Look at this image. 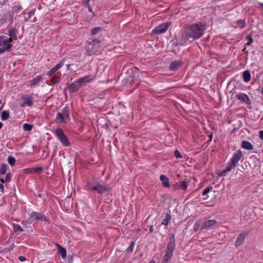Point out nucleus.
<instances>
[{"mask_svg": "<svg viewBox=\"0 0 263 263\" xmlns=\"http://www.w3.org/2000/svg\"><path fill=\"white\" fill-rule=\"evenodd\" d=\"M64 65V62L63 61L61 62L60 63H58L57 65H56L54 68L56 69L57 71L59 69H60Z\"/></svg>", "mask_w": 263, "mask_h": 263, "instance_id": "39", "label": "nucleus"}, {"mask_svg": "<svg viewBox=\"0 0 263 263\" xmlns=\"http://www.w3.org/2000/svg\"><path fill=\"white\" fill-rule=\"evenodd\" d=\"M42 214L37 212H33L30 214V221L33 222L35 220H40Z\"/></svg>", "mask_w": 263, "mask_h": 263, "instance_id": "20", "label": "nucleus"}, {"mask_svg": "<svg viewBox=\"0 0 263 263\" xmlns=\"http://www.w3.org/2000/svg\"><path fill=\"white\" fill-rule=\"evenodd\" d=\"M160 179L161 181L163 186L165 187H168L170 186V180L166 176L161 175L160 176Z\"/></svg>", "mask_w": 263, "mask_h": 263, "instance_id": "18", "label": "nucleus"}, {"mask_svg": "<svg viewBox=\"0 0 263 263\" xmlns=\"http://www.w3.org/2000/svg\"><path fill=\"white\" fill-rule=\"evenodd\" d=\"M60 78L58 76H53L51 79V82L53 84H57L60 82Z\"/></svg>", "mask_w": 263, "mask_h": 263, "instance_id": "31", "label": "nucleus"}, {"mask_svg": "<svg viewBox=\"0 0 263 263\" xmlns=\"http://www.w3.org/2000/svg\"><path fill=\"white\" fill-rule=\"evenodd\" d=\"M11 39L5 36H0V54L9 50L12 47Z\"/></svg>", "mask_w": 263, "mask_h": 263, "instance_id": "5", "label": "nucleus"}, {"mask_svg": "<svg viewBox=\"0 0 263 263\" xmlns=\"http://www.w3.org/2000/svg\"><path fill=\"white\" fill-rule=\"evenodd\" d=\"M171 24V22H167L158 25L152 31V33L154 34H160L165 32Z\"/></svg>", "mask_w": 263, "mask_h": 263, "instance_id": "9", "label": "nucleus"}, {"mask_svg": "<svg viewBox=\"0 0 263 263\" xmlns=\"http://www.w3.org/2000/svg\"><path fill=\"white\" fill-rule=\"evenodd\" d=\"M55 245L58 248V253L61 256L62 258H65L67 255L66 249L58 243H56Z\"/></svg>", "mask_w": 263, "mask_h": 263, "instance_id": "17", "label": "nucleus"}, {"mask_svg": "<svg viewBox=\"0 0 263 263\" xmlns=\"http://www.w3.org/2000/svg\"><path fill=\"white\" fill-rule=\"evenodd\" d=\"M212 186H209L203 190L202 193V196H205L212 190Z\"/></svg>", "mask_w": 263, "mask_h": 263, "instance_id": "36", "label": "nucleus"}, {"mask_svg": "<svg viewBox=\"0 0 263 263\" xmlns=\"http://www.w3.org/2000/svg\"><path fill=\"white\" fill-rule=\"evenodd\" d=\"M101 30V27H96L93 28L91 31V34L92 35H96L98 34L100 31Z\"/></svg>", "mask_w": 263, "mask_h": 263, "instance_id": "37", "label": "nucleus"}, {"mask_svg": "<svg viewBox=\"0 0 263 263\" xmlns=\"http://www.w3.org/2000/svg\"><path fill=\"white\" fill-rule=\"evenodd\" d=\"M86 187L87 191L94 192L99 194L106 193L108 189V185L103 184L101 182L96 180L86 181Z\"/></svg>", "mask_w": 263, "mask_h": 263, "instance_id": "2", "label": "nucleus"}, {"mask_svg": "<svg viewBox=\"0 0 263 263\" xmlns=\"http://www.w3.org/2000/svg\"><path fill=\"white\" fill-rule=\"evenodd\" d=\"M149 231L152 233L153 231V228L152 226H151V228H150V230H149Z\"/></svg>", "mask_w": 263, "mask_h": 263, "instance_id": "49", "label": "nucleus"}, {"mask_svg": "<svg viewBox=\"0 0 263 263\" xmlns=\"http://www.w3.org/2000/svg\"><path fill=\"white\" fill-rule=\"evenodd\" d=\"M172 187L173 190L176 191L180 189V186L179 183H176L172 185Z\"/></svg>", "mask_w": 263, "mask_h": 263, "instance_id": "38", "label": "nucleus"}, {"mask_svg": "<svg viewBox=\"0 0 263 263\" xmlns=\"http://www.w3.org/2000/svg\"><path fill=\"white\" fill-rule=\"evenodd\" d=\"M235 165L233 164L232 163L230 162L228 166L226 167V168L222 171L221 175L222 176H225L227 172H230L232 169L235 167Z\"/></svg>", "mask_w": 263, "mask_h": 263, "instance_id": "22", "label": "nucleus"}, {"mask_svg": "<svg viewBox=\"0 0 263 263\" xmlns=\"http://www.w3.org/2000/svg\"><path fill=\"white\" fill-rule=\"evenodd\" d=\"M175 245V236L174 234H172L169 238V242L167 245L164 256L171 258L173 256Z\"/></svg>", "mask_w": 263, "mask_h": 263, "instance_id": "8", "label": "nucleus"}, {"mask_svg": "<svg viewBox=\"0 0 263 263\" xmlns=\"http://www.w3.org/2000/svg\"><path fill=\"white\" fill-rule=\"evenodd\" d=\"M259 137L261 139H263V130H261L259 132Z\"/></svg>", "mask_w": 263, "mask_h": 263, "instance_id": "47", "label": "nucleus"}, {"mask_svg": "<svg viewBox=\"0 0 263 263\" xmlns=\"http://www.w3.org/2000/svg\"><path fill=\"white\" fill-rule=\"evenodd\" d=\"M209 138H210V140L211 141V140H212V135H211L210 136V137H209Z\"/></svg>", "mask_w": 263, "mask_h": 263, "instance_id": "52", "label": "nucleus"}, {"mask_svg": "<svg viewBox=\"0 0 263 263\" xmlns=\"http://www.w3.org/2000/svg\"><path fill=\"white\" fill-rule=\"evenodd\" d=\"M9 169V166L7 164L2 163L1 165L0 173L1 175H4Z\"/></svg>", "mask_w": 263, "mask_h": 263, "instance_id": "23", "label": "nucleus"}, {"mask_svg": "<svg viewBox=\"0 0 263 263\" xmlns=\"http://www.w3.org/2000/svg\"><path fill=\"white\" fill-rule=\"evenodd\" d=\"M217 223V221L215 219H211L207 220L204 222L201 227V230L208 229L214 225H215Z\"/></svg>", "mask_w": 263, "mask_h": 263, "instance_id": "15", "label": "nucleus"}, {"mask_svg": "<svg viewBox=\"0 0 263 263\" xmlns=\"http://www.w3.org/2000/svg\"><path fill=\"white\" fill-rule=\"evenodd\" d=\"M56 71H57L56 69L54 67H53L49 71H48L47 74L48 76H51L53 73H54Z\"/></svg>", "mask_w": 263, "mask_h": 263, "instance_id": "40", "label": "nucleus"}, {"mask_svg": "<svg viewBox=\"0 0 263 263\" xmlns=\"http://www.w3.org/2000/svg\"><path fill=\"white\" fill-rule=\"evenodd\" d=\"M40 220H41L42 221H47V222H48V220H47V218L46 217V216H45L44 215H43L42 214L41 215V217L40 219Z\"/></svg>", "mask_w": 263, "mask_h": 263, "instance_id": "45", "label": "nucleus"}, {"mask_svg": "<svg viewBox=\"0 0 263 263\" xmlns=\"http://www.w3.org/2000/svg\"><path fill=\"white\" fill-rule=\"evenodd\" d=\"M182 61L180 60L174 61L171 63L170 66V69L171 70L176 71L182 66Z\"/></svg>", "mask_w": 263, "mask_h": 263, "instance_id": "16", "label": "nucleus"}, {"mask_svg": "<svg viewBox=\"0 0 263 263\" xmlns=\"http://www.w3.org/2000/svg\"><path fill=\"white\" fill-rule=\"evenodd\" d=\"M243 79L245 82H248L251 79V74L248 70H246L243 72Z\"/></svg>", "mask_w": 263, "mask_h": 263, "instance_id": "25", "label": "nucleus"}, {"mask_svg": "<svg viewBox=\"0 0 263 263\" xmlns=\"http://www.w3.org/2000/svg\"><path fill=\"white\" fill-rule=\"evenodd\" d=\"M180 186V189H182L183 190H185L187 189L188 186V183L187 182L185 181H183L179 183Z\"/></svg>", "mask_w": 263, "mask_h": 263, "instance_id": "33", "label": "nucleus"}, {"mask_svg": "<svg viewBox=\"0 0 263 263\" xmlns=\"http://www.w3.org/2000/svg\"><path fill=\"white\" fill-rule=\"evenodd\" d=\"M2 126H3V124H2V123L0 122V129H1V128H2Z\"/></svg>", "mask_w": 263, "mask_h": 263, "instance_id": "51", "label": "nucleus"}, {"mask_svg": "<svg viewBox=\"0 0 263 263\" xmlns=\"http://www.w3.org/2000/svg\"><path fill=\"white\" fill-rule=\"evenodd\" d=\"M242 156V154L241 151L240 150L237 151L233 155L231 159L230 162L236 166Z\"/></svg>", "mask_w": 263, "mask_h": 263, "instance_id": "11", "label": "nucleus"}, {"mask_svg": "<svg viewBox=\"0 0 263 263\" xmlns=\"http://www.w3.org/2000/svg\"><path fill=\"white\" fill-rule=\"evenodd\" d=\"M201 221L200 220H198L195 222L194 225V230L195 231H198L199 229L200 226Z\"/></svg>", "mask_w": 263, "mask_h": 263, "instance_id": "35", "label": "nucleus"}, {"mask_svg": "<svg viewBox=\"0 0 263 263\" xmlns=\"http://www.w3.org/2000/svg\"><path fill=\"white\" fill-rule=\"evenodd\" d=\"M17 30L15 28H12L8 31V35L10 36L9 39H11V42L12 40H17Z\"/></svg>", "mask_w": 263, "mask_h": 263, "instance_id": "19", "label": "nucleus"}, {"mask_svg": "<svg viewBox=\"0 0 263 263\" xmlns=\"http://www.w3.org/2000/svg\"><path fill=\"white\" fill-rule=\"evenodd\" d=\"M135 245V241L131 242L130 246L127 249V252L128 253H130L133 251Z\"/></svg>", "mask_w": 263, "mask_h": 263, "instance_id": "32", "label": "nucleus"}, {"mask_svg": "<svg viewBox=\"0 0 263 263\" xmlns=\"http://www.w3.org/2000/svg\"><path fill=\"white\" fill-rule=\"evenodd\" d=\"M33 125L27 123L23 125V128L25 131H30L32 128Z\"/></svg>", "mask_w": 263, "mask_h": 263, "instance_id": "29", "label": "nucleus"}, {"mask_svg": "<svg viewBox=\"0 0 263 263\" xmlns=\"http://www.w3.org/2000/svg\"><path fill=\"white\" fill-rule=\"evenodd\" d=\"M16 9V7H14L12 8L11 11H7L3 13L0 14V25L8 22L10 24H12L13 23V18L14 17V11Z\"/></svg>", "mask_w": 263, "mask_h": 263, "instance_id": "4", "label": "nucleus"}, {"mask_svg": "<svg viewBox=\"0 0 263 263\" xmlns=\"http://www.w3.org/2000/svg\"><path fill=\"white\" fill-rule=\"evenodd\" d=\"M259 5L263 8V3H260Z\"/></svg>", "mask_w": 263, "mask_h": 263, "instance_id": "54", "label": "nucleus"}, {"mask_svg": "<svg viewBox=\"0 0 263 263\" xmlns=\"http://www.w3.org/2000/svg\"><path fill=\"white\" fill-rule=\"evenodd\" d=\"M206 29L205 26L201 23H194L187 28L186 32L183 33L179 39V43L181 45H186L187 43L200 38L203 35Z\"/></svg>", "mask_w": 263, "mask_h": 263, "instance_id": "1", "label": "nucleus"}, {"mask_svg": "<svg viewBox=\"0 0 263 263\" xmlns=\"http://www.w3.org/2000/svg\"><path fill=\"white\" fill-rule=\"evenodd\" d=\"M69 108L65 106L62 110L61 112H58L56 116V121L58 123H66L69 120Z\"/></svg>", "mask_w": 263, "mask_h": 263, "instance_id": "7", "label": "nucleus"}, {"mask_svg": "<svg viewBox=\"0 0 263 263\" xmlns=\"http://www.w3.org/2000/svg\"><path fill=\"white\" fill-rule=\"evenodd\" d=\"M54 133L63 146L66 147L70 146L69 140L61 128H57Z\"/></svg>", "mask_w": 263, "mask_h": 263, "instance_id": "6", "label": "nucleus"}, {"mask_svg": "<svg viewBox=\"0 0 263 263\" xmlns=\"http://www.w3.org/2000/svg\"><path fill=\"white\" fill-rule=\"evenodd\" d=\"M174 155L176 158L179 159L182 158L178 150H175L174 152Z\"/></svg>", "mask_w": 263, "mask_h": 263, "instance_id": "41", "label": "nucleus"}, {"mask_svg": "<svg viewBox=\"0 0 263 263\" xmlns=\"http://www.w3.org/2000/svg\"><path fill=\"white\" fill-rule=\"evenodd\" d=\"M93 80L94 77L91 78L90 76H86L83 78H80L71 83L68 87V90L70 93L75 92L81 87L83 84L89 82Z\"/></svg>", "mask_w": 263, "mask_h": 263, "instance_id": "3", "label": "nucleus"}, {"mask_svg": "<svg viewBox=\"0 0 263 263\" xmlns=\"http://www.w3.org/2000/svg\"><path fill=\"white\" fill-rule=\"evenodd\" d=\"M42 80L43 77L42 76H37L36 77H35L33 79L28 82L29 85L30 87L33 88L35 86L37 85L38 84L42 81Z\"/></svg>", "mask_w": 263, "mask_h": 263, "instance_id": "14", "label": "nucleus"}, {"mask_svg": "<svg viewBox=\"0 0 263 263\" xmlns=\"http://www.w3.org/2000/svg\"><path fill=\"white\" fill-rule=\"evenodd\" d=\"M15 162V159L12 157V156H9L8 157V163L11 165L13 166Z\"/></svg>", "mask_w": 263, "mask_h": 263, "instance_id": "34", "label": "nucleus"}, {"mask_svg": "<svg viewBox=\"0 0 263 263\" xmlns=\"http://www.w3.org/2000/svg\"><path fill=\"white\" fill-rule=\"evenodd\" d=\"M148 263H155V261L154 260H151V261H149Z\"/></svg>", "mask_w": 263, "mask_h": 263, "instance_id": "53", "label": "nucleus"}, {"mask_svg": "<svg viewBox=\"0 0 263 263\" xmlns=\"http://www.w3.org/2000/svg\"><path fill=\"white\" fill-rule=\"evenodd\" d=\"M248 42L246 44L247 46H250L253 42V39L250 36H247Z\"/></svg>", "mask_w": 263, "mask_h": 263, "instance_id": "42", "label": "nucleus"}, {"mask_svg": "<svg viewBox=\"0 0 263 263\" xmlns=\"http://www.w3.org/2000/svg\"><path fill=\"white\" fill-rule=\"evenodd\" d=\"M9 117V111L8 110H4L2 112L1 119L2 120L5 121L8 119Z\"/></svg>", "mask_w": 263, "mask_h": 263, "instance_id": "27", "label": "nucleus"}, {"mask_svg": "<svg viewBox=\"0 0 263 263\" xmlns=\"http://www.w3.org/2000/svg\"><path fill=\"white\" fill-rule=\"evenodd\" d=\"M70 66V65H69V64L67 65V70H68L69 69Z\"/></svg>", "mask_w": 263, "mask_h": 263, "instance_id": "50", "label": "nucleus"}, {"mask_svg": "<svg viewBox=\"0 0 263 263\" xmlns=\"http://www.w3.org/2000/svg\"><path fill=\"white\" fill-rule=\"evenodd\" d=\"M235 97L241 102H245L248 105L251 104V101L246 94L244 93H239L236 95Z\"/></svg>", "mask_w": 263, "mask_h": 263, "instance_id": "13", "label": "nucleus"}, {"mask_svg": "<svg viewBox=\"0 0 263 263\" xmlns=\"http://www.w3.org/2000/svg\"><path fill=\"white\" fill-rule=\"evenodd\" d=\"M13 229L14 231L16 232H23L24 231L23 229L18 224H14Z\"/></svg>", "mask_w": 263, "mask_h": 263, "instance_id": "30", "label": "nucleus"}, {"mask_svg": "<svg viewBox=\"0 0 263 263\" xmlns=\"http://www.w3.org/2000/svg\"><path fill=\"white\" fill-rule=\"evenodd\" d=\"M241 146L243 148L247 150H252L253 146L252 144L247 141H243L241 143Z\"/></svg>", "mask_w": 263, "mask_h": 263, "instance_id": "21", "label": "nucleus"}, {"mask_svg": "<svg viewBox=\"0 0 263 263\" xmlns=\"http://www.w3.org/2000/svg\"><path fill=\"white\" fill-rule=\"evenodd\" d=\"M24 102L21 104V106L24 107L26 106H32L33 105V99L30 96L25 95L22 97Z\"/></svg>", "mask_w": 263, "mask_h": 263, "instance_id": "12", "label": "nucleus"}, {"mask_svg": "<svg viewBox=\"0 0 263 263\" xmlns=\"http://www.w3.org/2000/svg\"><path fill=\"white\" fill-rule=\"evenodd\" d=\"M171 258H168L165 256L164 255L163 257V259H162V263H168V261L171 259Z\"/></svg>", "mask_w": 263, "mask_h": 263, "instance_id": "43", "label": "nucleus"}, {"mask_svg": "<svg viewBox=\"0 0 263 263\" xmlns=\"http://www.w3.org/2000/svg\"><path fill=\"white\" fill-rule=\"evenodd\" d=\"M33 171L34 172H36V173H41L43 171V169L42 167H35V168H33Z\"/></svg>", "mask_w": 263, "mask_h": 263, "instance_id": "44", "label": "nucleus"}, {"mask_svg": "<svg viewBox=\"0 0 263 263\" xmlns=\"http://www.w3.org/2000/svg\"><path fill=\"white\" fill-rule=\"evenodd\" d=\"M4 187L3 183L0 184V190L2 192L4 191Z\"/></svg>", "mask_w": 263, "mask_h": 263, "instance_id": "48", "label": "nucleus"}, {"mask_svg": "<svg viewBox=\"0 0 263 263\" xmlns=\"http://www.w3.org/2000/svg\"><path fill=\"white\" fill-rule=\"evenodd\" d=\"M11 175L10 173H7L6 174V176L5 177H3V178H1V181L2 183H8L10 182L11 179Z\"/></svg>", "mask_w": 263, "mask_h": 263, "instance_id": "24", "label": "nucleus"}, {"mask_svg": "<svg viewBox=\"0 0 263 263\" xmlns=\"http://www.w3.org/2000/svg\"><path fill=\"white\" fill-rule=\"evenodd\" d=\"M237 27L240 28H243L246 25L245 22L243 20H238L236 22Z\"/></svg>", "mask_w": 263, "mask_h": 263, "instance_id": "28", "label": "nucleus"}, {"mask_svg": "<svg viewBox=\"0 0 263 263\" xmlns=\"http://www.w3.org/2000/svg\"><path fill=\"white\" fill-rule=\"evenodd\" d=\"M249 233V231H243L239 234L235 243V246L236 248L242 244L245 238L248 235Z\"/></svg>", "mask_w": 263, "mask_h": 263, "instance_id": "10", "label": "nucleus"}, {"mask_svg": "<svg viewBox=\"0 0 263 263\" xmlns=\"http://www.w3.org/2000/svg\"><path fill=\"white\" fill-rule=\"evenodd\" d=\"M18 259H19V260H20V261H24L26 260V257H24V256H20L18 257Z\"/></svg>", "mask_w": 263, "mask_h": 263, "instance_id": "46", "label": "nucleus"}, {"mask_svg": "<svg viewBox=\"0 0 263 263\" xmlns=\"http://www.w3.org/2000/svg\"><path fill=\"white\" fill-rule=\"evenodd\" d=\"M171 219V215L169 213H166L165 218L162 222V224L165 225L166 226H167Z\"/></svg>", "mask_w": 263, "mask_h": 263, "instance_id": "26", "label": "nucleus"}]
</instances>
